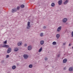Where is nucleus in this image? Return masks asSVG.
<instances>
[{"label":"nucleus","instance_id":"nucleus-14","mask_svg":"<svg viewBox=\"0 0 73 73\" xmlns=\"http://www.w3.org/2000/svg\"><path fill=\"white\" fill-rule=\"evenodd\" d=\"M19 50V49L17 48H15L14 49V51H15V52H17Z\"/></svg>","mask_w":73,"mask_h":73},{"label":"nucleus","instance_id":"nucleus-15","mask_svg":"<svg viewBox=\"0 0 73 73\" xmlns=\"http://www.w3.org/2000/svg\"><path fill=\"white\" fill-rule=\"evenodd\" d=\"M44 43V42L43 40H42L40 41V44L41 45H43Z\"/></svg>","mask_w":73,"mask_h":73},{"label":"nucleus","instance_id":"nucleus-13","mask_svg":"<svg viewBox=\"0 0 73 73\" xmlns=\"http://www.w3.org/2000/svg\"><path fill=\"white\" fill-rule=\"evenodd\" d=\"M17 11V9H13L12 10V12H15Z\"/></svg>","mask_w":73,"mask_h":73},{"label":"nucleus","instance_id":"nucleus-24","mask_svg":"<svg viewBox=\"0 0 73 73\" xmlns=\"http://www.w3.org/2000/svg\"><path fill=\"white\" fill-rule=\"evenodd\" d=\"M40 36H43V33H41L40 34Z\"/></svg>","mask_w":73,"mask_h":73},{"label":"nucleus","instance_id":"nucleus-12","mask_svg":"<svg viewBox=\"0 0 73 73\" xmlns=\"http://www.w3.org/2000/svg\"><path fill=\"white\" fill-rule=\"evenodd\" d=\"M69 71H73V68L71 67L69 68Z\"/></svg>","mask_w":73,"mask_h":73},{"label":"nucleus","instance_id":"nucleus-33","mask_svg":"<svg viewBox=\"0 0 73 73\" xmlns=\"http://www.w3.org/2000/svg\"><path fill=\"white\" fill-rule=\"evenodd\" d=\"M69 46H71V44H70L69 45Z\"/></svg>","mask_w":73,"mask_h":73},{"label":"nucleus","instance_id":"nucleus-20","mask_svg":"<svg viewBox=\"0 0 73 73\" xmlns=\"http://www.w3.org/2000/svg\"><path fill=\"white\" fill-rule=\"evenodd\" d=\"M54 3H52L51 4V6L52 7H54Z\"/></svg>","mask_w":73,"mask_h":73},{"label":"nucleus","instance_id":"nucleus-18","mask_svg":"<svg viewBox=\"0 0 73 73\" xmlns=\"http://www.w3.org/2000/svg\"><path fill=\"white\" fill-rule=\"evenodd\" d=\"M33 66L32 64H30L29 66V68H32L33 67Z\"/></svg>","mask_w":73,"mask_h":73},{"label":"nucleus","instance_id":"nucleus-30","mask_svg":"<svg viewBox=\"0 0 73 73\" xmlns=\"http://www.w3.org/2000/svg\"><path fill=\"white\" fill-rule=\"evenodd\" d=\"M25 46H27V44H25Z\"/></svg>","mask_w":73,"mask_h":73},{"label":"nucleus","instance_id":"nucleus-6","mask_svg":"<svg viewBox=\"0 0 73 73\" xmlns=\"http://www.w3.org/2000/svg\"><path fill=\"white\" fill-rule=\"evenodd\" d=\"M68 20V19L66 18H64L63 20V23H66L67 21Z\"/></svg>","mask_w":73,"mask_h":73},{"label":"nucleus","instance_id":"nucleus-7","mask_svg":"<svg viewBox=\"0 0 73 73\" xmlns=\"http://www.w3.org/2000/svg\"><path fill=\"white\" fill-rule=\"evenodd\" d=\"M2 47H4L5 48H8L9 47V46L7 44H4L3 46H2Z\"/></svg>","mask_w":73,"mask_h":73},{"label":"nucleus","instance_id":"nucleus-2","mask_svg":"<svg viewBox=\"0 0 73 73\" xmlns=\"http://www.w3.org/2000/svg\"><path fill=\"white\" fill-rule=\"evenodd\" d=\"M11 48H9L7 52V53H9L11 52Z\"/></svg>","mask_w":73,"mask_h":73},{"label":"nucleus","instance_id":"nucleus-1","mask_svg":"<svg viewBox=\"0 0 73 73\" xmlns=\"http://www.w3.org/2000/svg\"><path fill=\"white\" fill-rule=\"evenodd\" d=\"M23 56L25 59H27L29 57L26 54H24Z\"/></svg>","mask_w":73,"mask_h":73},{"label":"nucleus","instance_id":"nucleus-29","mask_svg":"<svg viewBox=\"0 0 73 73\" xmlns=\"http://www.w3.org/2000/svg\"><path fill=\"white\" fill-rule=\"evenodd\" d=\"M66 43H64L63 44V45H65Z\"/></svg>","mask_w":73,"mask_h":73},{"label":"nucleus","instance_id":"nucleus-31","mask_svg":"<svg viewBox=\"0 0 73 73\" xmlns=\"http://www.w3.org/2000/svg\"><path fill=\"white\" fill-rule=\"evenodd\" d=\"M46 28V27H45V26H44V27H43L44 29H45Z\"/></svg>","mask_w":73,"mask_h":73},{"label":"nucleus","instance_id":"nucleus-27","mask_svg":"<svg viewBox=\"0 0 73 73\" xmlns=\"http://www.w3.org/2000/svg\"><path fill=\"white\" fill-rule=\"evenodd\" d=\"M71 35H72V36H73V32H72Z\"/></svg>","mask_w":73,"mask_h":73},{"label":"nucleus","instance_id":"nucleus-25","mask_svg":"<svg viewBox=\"0 0 73 73\" xmlns=\"http://www.w3.org/2000/svg\"><path fill=\"white\" fill-rule=\"evenodd\" d=\"M3 44H7V41H5V42H3Z\"/></svg>","mask_w":73,"mask_h":73},{"label":"nucleus","instance_id":"nucleus-16","mask_svg":"<svg viewBox=\"0 0 73 73\" xmlns=\"http://www.w3.org/2000/svg\"><path fill=\"white\" fill-rule=\"evenodd\" d=\"M16 67L15 66H13L12 67V69H16Z\"/></svg>","mask_w":73,"mask_h":73},{"label":"nucleus","instance_id":"nucleus-28","mask_svg":"<svg viewBox=\"0 0 73 73\" xmlns=\"http://www.w3.org/2000/svg\"><path fill=\"white\" fill-rule=\"evenodd\" d=\"M48 60V58H45V60Z\"/></svg>","mask_w":73,"mask_h":73},{"label":"nucleus","instance_id":"nucleus-10","mask_svg":"<svg viewBox=\"0 0 73 73\" xmlns=\"http://www.w3.org/2000/svg\"><path fill=\"white\" fill-rule=\"evenodd\" d=\"M67 62V59H65L63 60V63H66Z\"/></svg>","mask_w":73,"mask_h":73},{"label":"nucleus","instance_id":"nucleus-32","mask_svg":"<svg viewBox=\"0 0 73 73\" xmlns=\"http://www.w3.org/2000/svg\"><path fill=\"white\" fill-rule=\"evenodd\" d=\"M60 54L58 55V57H60Z\"/></svg>","mask_w":73,"mask_h":73},{"label":"nucleus","instance_id":"nucleus-5","mask_svg":"<svg viewBox=\"0 0 73 73\" xmlns=\"http://www.w3.org/2000/svg\"><path fill=\"white\" fill-rule=\"evenodd\" d=\"M32 48V46H29L28 47V49L29 50H31Z\"/></svg>","mask_w":73,"mask_h":73},{"label":"nucleus","instance_id":"nucleus-26","mask_svg":"<svg viewBox=\"0 0 73 73\" xmlns=\"http://www.w3.org/2000/svg\"><path fill=\"white\" fill-rule=\"evenodd\" d=\"M9 57V55H7L6 56V58H8Z\"/></svg>","mask_w":73,"mask_h":73},{"label":"nucleus","instance_id":"nucleus-3","mask_svg":"<svg viewBox=\"0 0 73 73\" xmlns=\"http://www.w3.org/2000/svg\"><path fill=\"white\" fill-rule=\"evenodd\" d=\"M31 26H30V22H28L27 24V29H29Z\"/></svg>","mask_w":73,"mask_h":73},{"label":"nucleus","instance_id":"nucleus-4","mask_svg":"<svg viewBox=\"0 0 73 73\" xmlns=\"http://www.w3.org/2000/svg\"><path fill=\"white\" fill-rule=\"evenodd\" d=\"M61 27H58V28L57 29V31L58 32H60V31H61Z\"/></svg>","mask_w":73,"mask_h":73},{"label":"nucleus","instance_id":"nucleus-22","mask_svg":"<svg viewBox=\"0 0 73 73\" xmlns=\"http://www.w3.org/2000/svg\"><path fill=\"white\" fill-rule=\"evenodd\" d=\"M53 45H56V42H52Z\"/></svg>","mask_w":73,"mask_h":73},{"label":"nucleus","instance_id":"nucleus-19","mask_svg":"<svg viewBox=\"0 0 73 73\" xmlns=\"http://www.w3.org/2000/svg\"><path fill=\"white\" fill-rule=\"evenodd\" d=\"M42 51V47H41L40 49L39 50L38 52H40Z\"/></svg>","mask_w":73,"mask_h":73},{"label":"nucleus","instance_id":"nucleus-21","mask_svg":"<svg viewBox=\"0 0 73 73\" xmlns=\"http://www.w3.org/2000/svg\"><path fill=\"white\" fill-rule=\"evenodd\" d=\"M24 7H25L24 5H22L21 6V8H24Z\"/></svg>","mask_w":73,"mask_h":73},{"label":"nucleus","instance_id":"nucleus-17","mask_svg":"<svg viewBox=\"0 0 73 73\" xmlns=\"http://www.w3.org/2000/svg\"><path fill=\"white\" fill-rule=\"evenodd\" d=\"M68 3V1L67 0V1H66L64 2V4H66V3Z\"/></svg>","mask_w":73,"mask_h":73},{"label":"nucleus","instance_id":"nucleus-35","mask_svg":"<svg viewBox=\"0 0 73 73\" xmlns=\"http://www.w3.org/2000/svg\"><path fill=\"white\" fill-rule=\"evenodd\" d=\"M65 69H66V68H65V67L64 68V70H65Z\"/></svg>","mask_w":73,"mask_h":73},{"label":"nucleus","instance_id":"nucleus-34","mask_svg":"<svg viewBox=\"0 0 73 73\" xmlns=\"http://www.w3.org/2000/svg\"><path fill=\"white\" fill-rule=\"evenodd\" d=\"M3 62H4V61L2 60V63H3Z\"/></svg>","mask_w":73,"mask_h":73},{"label":"nucleus","instance_id":"nucleus-23","mask_svg":"<svg viewBox=\"0 0 73 73\" xmlns=\"http://www.w3.org/2000/svg\"><path fill=\"white\" fill-rule=\"evenodd\" d=\"M20 6H18L17 7V9L18 10H19V9H20Z\"/></svg>","mask_w":73,"mask_h":73},{"label":"nucleus","instance_id":"nucleus-36","mask_svg":"<svg viewBox=\"0 0 73 73\" xmlns=\"http://www.w3.org/2000/svg\"><path fill=\"white\" fill-rule=\"evenodd\" d=\"M72 49H73V47H72Z\"/></svg>","mask_w":73,"mask_h":73},{"label":"nucleus","instance_id":"nucleus-9","mask_svg":"<svg viewBox=\"0 0 73 73\" xmlns=\"http://www.w3.org/2000/svg\"><path fill=\"white\" fill-rule=\"evenodd\" d=\"M60 34H57L56 35V37L57 39H58L59 38H60Z\"/></svg>","mask_w":73,"mask_h":73},{"label":"nucleus","instance_id":"nucleus-8","mask_svg":"<svg viewBox=\"0 0 73 73\" xmlns=\"http://www.w3.org/2000/svg\"><path fill=\"white\" fill-rule=\"evenodd\" d=\"M62 3V0H60L58 1V4L59 5H61Z\"/></svg>","mask_w":73,"mask_h":73},{"label":"nucleus","instance_id":"nucleus-11","mask_svg":"<svg viewBox=\"0 0 73 73\" xmlns=\"http://www.w3.org/2000/svg\"><path fill=\"white\" fill-rule=\"evenodd\" d=\"M21 44H22V42H20L18 43V45L19 46H21Z\"/></svg>","mask_w":73,"mask_h":73}]
</instances>
